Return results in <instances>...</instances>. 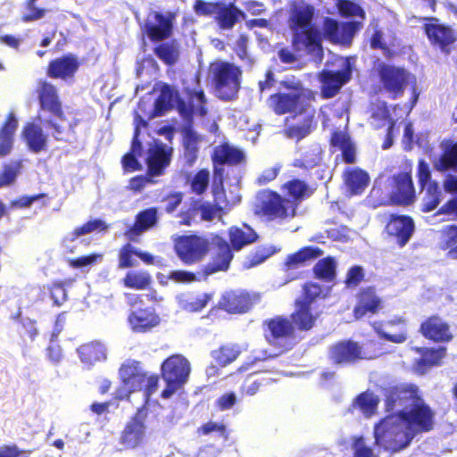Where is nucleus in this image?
<instances>
[{
  "label": "nucleus",
  "instance_id": "nucleus-18",
  "mask_svg": "<svg viewBox=\"0 0 457 457\" xmlns=\"http://www.w3.org/2000/svg\"><path fill=\"white\" fill-rule=\"evenodd\" d=\"M414 231V220L406 214L390 213L384 228L386 237L395 242L400 248L408 244Z\"/></svg>",
  "mask_w": 457,
  "mask_h": 457
},
{
  "label": "nucleus",
  "instance_id": "nucleus-1",
  "mask_svg": "<svg viewBox=\"0 0 457 457\" xmlns=\"http://www.w3.org/2000/svg\"><path fill=\"white\" fill-rule=\"evenodd\" d=\"M317 93L305 87L295 76H287L278 83V90L271 94L267 102L269 107L277 115L287 113L293 117L302 115L303 112L314 107Z\"/></svg>",
  "mask_w": 457,
  "mask_h": 457
},
{
  "label": "nucleus",
  "instance_id": "nucleus-53",
  "mask_svg": "<svg viewBox=\"0 0 457 457\" xmlns=\"http://www.w3.org/2000/svg\"><path fill=\"white\" fill-rule=\"evenodd\" d=\"M154 54L165 64H175L179 57V51L173 42L161 43L154 48Z\"/></svg>",
  "mask_w": 457,
  "mask_h": 457
},
{
  "label": "nucleus",
  "instance_id": "nucleus-32",
  "mask_svg": "<svg viewBox=\"0 0 457 457\" xmlns=\"http://www.w3.org/2000/svg\"><path fill=\"white\" fill-rule=\"evenodd\" d=\"M286 200H290L291 204L297 206L305 199L311 197L314 189L304 180L300 179H291L281 186Z\"/></svg>",
  "mask_w": 457,
  "mask_h": 457
},
{
  "label": "nucleus",
  "instance_id": "nucleus-44",
  "mask_svg": "<svg viewBox=\"0 0 457 457\" xmlns=\"http://www.w3.org/2000/svg\"><path fill=\"white\" fill-rule=\"evenodd\" d=\"M242 350L239 345L228 343L221 345L212 352V357L220 367H226L235 361L241 354Z\"/></svg>",
  "mask_w": 457,
  "mask_h": 457
},
{
  "label": "nucleus",
  "instance_id": "nucleus-46",
  "mask_svg": "<svg viewBox=\"0 0 457 457\" xmlns=\"http://www.w3.org/2000/svg\"><path fill=\"white\" fill-rule=\"evenodd\" d=\"M314 278L325 282H332L337 276V262L334 257L327 256L319 260L312 268Z\"/></svg>",
  "mask_w": 457,
  "mask_h": 457
},
{
  "label": "nucleus",
  "instance_id": "nucleus-10",
  "mask_svg": "<svg viewBox=\"0 0 457 457\" xmlns=\"http://www.w3.org/2000/svg\"><path fill=\"white\" fill-rule=\"evenodd\" d=\"M381 92L395 100L403 96L411 78V74L403 67L379 62L376 66Z\"/></svg>",
  "mask_w": 457,
  "mask_h": 457
},
{
  "label": "nucleus",
  "instance_id": "nucleus-16",
  "mask_svg": "<svg viewBox=\"0 0 457 457\" xmlns=\"http://www.w3.org/2000/svg\"><path fill=\"white\" fill-rule=\"evenodd\" d=\"M393 204L397 206H408L416 200L412 180V166L405 162L403 170L389 178Z\"/></svg>",
  "mask_w": 457,
  "mask_h": 457
},
{
  "label": "nucleus",
  "instance_id": "nucleus-31",
  "mask_svg": "<svg viewBox=\"0 0 457 457\" xmlns=\"http://www.w3.org/2000/svg\"><path fill=\"white\" fill-rule=\"evenodd\" d=\"M182 154L181 158L185 165L192 167L197 161L200 150L201 137L194 130L189 124L182 130Z\"/></svg>",
  "mask_w": 457,
  "mask_h": 457
},
{
  "label": "nucleus",
  "instance_id": "nucleus-12",
  "mask_svg": "<svg viewBox=\"0 0 457 457\" xmlns=\"http://www.w3.org/2000/svg\"><path fill=\"white\" fill-rule=\"evenodd\" d=\"M383 395L386 414L408 410L415 401L420 400V390L415 384L401 383L389 386L383 389Z\"/></svg>",
  "mask_w": 457,
  "mask_h": 457
},
{
  "label": "nucleus",
  "instance_id": "nucleus-42",
  "mask_svg": "<svg viewBox=\"0 0 457 457\" xmlns=\"http://www.w3.org/2000/svg\"><path fill=\"white\" fill-rule=\"evenodd\" d=\"M120 374L130 392L142 391L146 373L134 364H123L120 369Z\"/></svg>",
  "mask_w": 457,
  "mask_h": 457
},
{
  "label": "nucleus",
  "instance_id": "nucleus-41",
  "mask_svg": "<svg viewBox=\"0 0 457 457\" xmlns=\"http://www.w3.org/2000/svg\"><path fill=\"white\" fill-rule=\"evenodd\" d=\"M80 361L87 365L104 361L106 358L105 348L98 341L82 344L77 349Z\"/></svg>",
  "mask_w": 457,
  "mask_h": 457
},
{
  "label": "nucleus",
  "instance_id": "nucleus-11",
  "mask_svg": "<svg viewBox=\"0 0 457 457\" xmlns=\"http://www.w3.org/2000/svg\"><path fill=\"white\" fill-rule=\"evenodd\" d=\"M212 72L219 97L225 101L235 99L240 88V68L233 63L221 62L214 67Z\"/></svg>",
  "mask_w": 457,
  "mask_h": 457
},
{
  "label": "nucleus",
  "instance_id": "nucleus-37",
  "mask_svg": "<svg viewBox=\"0 0 457 457\" xmlns=\"http://www.w3.org/2000/svg\"><path fill=\"white\" fill-rule=\"evenodd\" d=\"M21 136L31 152L40 153L46 148L47 135L40 125L34 122L26 123L22 129Z\"/></svg>",
  "mask_w": 457,
  "mask_h": 457
},
{
  "label": "nucleus",
  "instance_id": "nucleus-47",
  "mask_svg": "<svg viewBox=\"0 0 457 457\" xmlns=\"http://www.w3.org/2000/svg\"><path fill=\"white\" fill-rule=\"evenodd\" d=\"M378 404V396L370 391L359 394L353 401V405L356 406L366 418H370L377 412Z\"/></svg>",
  "mask_w": 457,
  "mask_h": 457
},
{
  "label": "nucleus",
  "instance_id": "nucleus-39",
  "mask_svg": "<svg viewBox=\"0 0 457 457\" xmlns=\"http://www.w3.org/2000/svg\"><path fill=\"white\" fill-rule=\"evenodd\" d=\"M212 160L214 165H237L245 160V155L241 150L225 143L214 148Z\"/></svg>",
  "mask_w": 457,
  "mask_h": 457
},
{
  "label": "nucleus",
  "instance_id": "nucleus-28",
  "mask_svg": "<svg viewBox=\"0 0 457 457\" xmlns=\"http://www.w3.org/2000/svg\"><path fill=\"white\" fill-rule=\"evenodd\" d=\"M415 352L418 353L420 357L415 360L413 369L416 373L423 375L431 368L443 364V360L447 353V348L445 346L416 347Z\"/></svg>",
  "mask_w": 457,
  "mask_h": 457
},
{
  "label": "nucleus",
  "instance_id": "nucleus-35",
  "mask_svg": "<svg viewBox=\"0 0 457 457\" xmlns=\"http://www.w3.org/2000/svg\"><path fill=\"white\" fill-rule=\"evenodd\" d=\"M316 110L314 107L303 112V120L300 124H291L284 129V135L290 139L300 141L307 137L316 127Z\"/></svg>",
  "mask_w": 457,
  "mask_h": 457
},
{
  "label": "nucleus",
  "instance_id": "nucleus-30",
  "mask_svg": "<svg viewBox=\"0 0 457 457\" xmlns=\"http://www.w3.org/2000/svg\"><path fill=\"white\" fill-rule=\"evenodd\" d=\"M128 322L136 333H146L160 324V317L154 307L139 308L128 316Z\"/></svg>",
  "mask_w": 457,
  "mask_h": 457
},
{
  "label": "nucleus",
  "instance_id": "nucleus-45",
  "mask_svg": "<svg viewBox=\"0 0 457 457\" xmlns=\"http://www.w3.org/2000/svg\"><path fill=\"white\" fill-rule=\"evenodd\" d=\"M152 282V276L147 270H129L121 279L125 287L135 290L148 289Z\"/></svg>",
  "mask_w": 457,
  "mask_h": 457
},
{
  "label": "nucleus",
  "instance_id": "nucleus-62",
  "mask_svg": "<svg viewBox=\"0 0 457 457\" xmlns=\"http://www.w3.org/2000/svg\"><path fill=\"white\" fill-rule=\"evenodd\" d=\"M64 286V283L62 281H55L47 286V290L54 306L60 307L63 305L68 299L67 290Z\"/></svg>",
  "mask_w": 457,
  "mask_h": 457
},
{
  "label": "nucleus",
  "instance_id": "nucleus-24",
  "mask_svg": "<svg viewBox=\"0 0 457 457\" xmlns=\"http://www.w3.org/2000/svg\"><path fill=\"white\" fill-rule=\"evenodd\" d=\"M173 148L163 143H155L148 150L145 163L147 166L146 174L150 177H159L164 174L165 170L170 166Z\"/></svg>",
  "mask_w": 457,
  "mask_h": 457
},
{
  "label": "nucleus",
  "instance_id": "nucleus-43",
  "mask_svg": "<svg viewBox=\"0 0 457 457\" xmlns=\"http://www.w3.org/2000/svg\"><path fill=\"white\" fill-rule=\"evenodd\" d=\"M247 369V364L240 366L236 373L230 374V378L237 381L243 380L240 386V393L242 395L253 396L268 385L266 379H253L251 376H244L242 371Z\"/></svg>",
  "mask_w": 457,
  "mask_h": 457
},
{
  "label": "nucleus",
  "instance_id": "nucleus-4",
  "mask_svg": "<svg viewBox=\"0 0 457 457\" xmlns=\"http://www.w3.org/2000/svg\"><path fill=\"white\" fill-rule=\"evenodd\" d=\"M194 11L197 15L212 18L220 29H231L246 18L245 13L231 2L195 0Z\"/></svg>",
  "mask_w": 457,
  "mask_h": 457
},
{
  "label": "nucleus",
  "instance_id": "nucleus-13",
  "mask_svg": "<svg viewBox=\"0 0 457 457\" xmlns=\"http://www.w3.org/2000/svg\"><path fill=\"white\" fill-rule=\"evenodd\" d=\"M209 249V241L197 235H183L174 240L176 255L187 266L202 262Z\"/></svg>",
  "mask_w": 457,
  "mask_h": 457
},
{
  "label": "nucleus",
  "instance_id": "nucleus-56",
  "mask_svg": "<svg viewBox=\"0 0 457 457\" xmlns=\"http://www.w3.org/2000/svg\"><path fill=\"white\" fill-rule=\"evenodd\" d=\"M300 33L301 38L293 42L295 45L303 43L307 48H321V37L318 29L311 25L300 30Z\"/></svg>",
  "mask_w": 457,
  "mask_h": 457
},
{
  "label": "nucleus",
  "instance_id": "nucleus-54",
  "mask_svg": "<svg viewBox=\"0 0 457 457\" xmlns=\"http://www.w3.org/2000/svg\"><path fill=\"white\" fill-rule=\"evenodd\" d=\"M22 169V162L16 160L3 165L0 171V187L13 184L21 173Z\"/></svg>",
  "mask_w": 457,
  "mask_h": 457
},
{
  "label": "nucleus",
  "instance_id": "nucleus-59",
  "mask_svg": "<svg viewBox=\"0 0 457 457\" xmlns=\"http://www.w3.org/2000/svg\"><path fill=\"white\" fill-rule=\"evenodd\" d=\"M135 256H137V248L130 243L124 244L118 252V267L120 269L134 267L136 265Z\"/></svg>",
  "mask_w": 457,
  "mask_h": 457
},
{
  "label": "nucleus",
  "instance_id": "nucleus-7",
  "mask_svg": "<svg viewBox=\"0 0 457 457\" xmlns=\"http://www.w3.org/2000/svg\"><path fill=\"white\" fill-rule=\"evenodd\" d=\"M189 373V361L182 355L173 354L166 358L161 365V376L166 384L161 397L170 398L187 382Z\"/></svg>",
  "mask_w": 457,
  "mask_h": 457
},
{
  "label": "nucleus",
  "instance_id": "nucleus-38",
  "mask_svg": "<svg viewBox=\"0 0 457 457\" xmlns=\"http://www.w3.org/2000/svg\"><path fill=\"white\" fill-rule=\"evenodd\" d=\"M323 255V251L313 245L300 248L294 253L288 254L284 262L285 270H293L303 266L306 262L317 259Z\"/></svg>",
  "mask_w": 457,
  "mask_h": 457
},
{
  "label": "nucleus",
  "instance_id": "nucleus-63",
  "mask_svg": "<svg viewBox=\"0 0 457 457\" xmlns=\"http://www.w3.org/2000/svg\"><path fill=\"white\" fill-rule=\"evenodd\" d=\"M172 96L171 87L165 84L162 87L161 94L154 103V112L157 115H162L163 112L170 109V100Z\"/></svg>",
  "mask_w": 457,
  "mask_h": 457
},
{
  "label": "nucleus",
  "instance_id": "nucleus-8",
  "mask_svg": "<svg viewBox=\"0 0 457 457\" xmlns=\"http://www.w3.org/2000/svg\"><path fill=\"white\" fill-rule=\"evenodd\" d=\"M396 415L413 438L417 435L431 431L435 426V411L421 396L411 408L397 411Z\"/></svg>",
  "mask_w": 457,
  "mask_h": 457
},
{
  "label": "nucleus",
  "instance_id": "nucleus-50",
  "mask_svg": "<svg viewBox=\"0 0 457 457\" xmlns=\"http://www.w3.org/2000/svg\"><path fill=\"white\" fill-rule=\"evenodd\" d=\"M434 167L439 171L457 170V142L445 148L438 160L434 162Z\"/></svg>",
  "mask_w": 457,
  "mask_h": 457
},
{
  "label": "nucleus",
  "instance_id": "nucleus-64",
  "mask_svg": "<svg viewBox=\"0 0 457 457\" xmlns=\"http://www.w3.org/2000/svg\"><path fill=\"white\" fill-rule=\"evenodd\" d=\"M212 295L209 293H204L196 295L195 297L190 298L184 303V310L189 312H197L202 311L207 306L209 302L212 300Z\"/></svg>",
  "mask_w": 457,
  "mask_h": 457
},
{
  "label": "nucleus",
  "instance_id": "nucleus-22",
  "mask_svg": "<svg viewBox=\"0 0 457 457\" xmlns=\"http://www.w3.org/2000/svg\"><path fill=\"white\" fill-rule=\"evenodd\" d=\"M420 335L434 343H449L453 339L450 324L438 314H433L421 321Z\"/></svg>",
  "mask_w": 457,
  "mask_h": 457
},
{
  "label": "nucleus",
  "instance_id": "nucleus-29",
  "mask_svg": "<svg viewBox=\"0 0 457 457\" xmlns=\"http://www.w3.org/2000/svg\"><path fill=\"white\" fill-rule=\"evenodd\" d=\"M152 15L156 23L146 22L145 32L153 42L163 41L171 37L173 32V20L175 15L169 12L167 15L160 12H153Z\"/></svg>",
  "mask_w": 457,
  "mask_h": 457
},
{
  "label": "nucleus",
  "instance_id": "nucleus-61",
  "mask_svg": "<svg viewBox=\"0 0 457 457\" xmlns=\"http://www.w3.org/2000/svg\"><path fill=\"white\" fill-rule=\"evenodd\" d=\"M210 173L207 169L199 170L192 178L190 187L193 193L201 195L204 194L209 186Z\"/></svg>",
  "mask_w": 457,
  "mask_h": 457
},
{
  "label": "nucleus",
  "instance_id": "nucleus-20",
  "mask_svg": "<svg viewBox=\"0 0 457 457\" xmlns=\"http://www.w3.org/2000/svg\"><path fill=\"white\" fill-rule=\"evenodd\" d=\"M384 308V301L374 286L361 287L356 293L353 315L356 320L378 314Z\"/></svg>",
  "mask_w": 457,
  "mask_h": 457
},
{
  "label": "nucleus",
  "instance_id": "nucleus-23",
  "mask_svg": "<svg viewBox=\"0 0 457 457\" xmlns=\"http://www.w3.org/2000/svg\"><path fill=\"white\" fill-rule=\"evenodd\" d=\"M215 251L208 263L204 265L201 272L204 277L212 274L227 271L229 269L230 262L234 257L232 248L228 242L220 237L213 240Z\"/></svg>",
  "mask_w": 457,
  "mask_h": 457
},
{
  "label": "nucleus",
  "instance_id": "nucleus-5",
  "mask_svg": "<svg viewBox=\"0 0 457 457\" xmlns=\"http://www.w3.org/2000/svg\"><path fill=\"white\" fill-rule=\"evenodd\" d=\"M263 336L268 344L280 353H287L295 345L296 333L289 317L276 315L262 321Z\"/></svg>",
  "mask_w": 457,
  "mask_h": 457
},
{
  "label": "nucleus",
  "instance_id": "nucleus-19",
  "mask_svg": "<svg viewBox=\"0 0 457 457\" xmlns=\"http://www.w3.org/2000/svg\"><path fill=\"white\" fill-rule=\"evenodd\" d=\"M362 28V21H345L339 23L337 20L325 17L322 22L323 37L334 44L349 46L356 34Z\"/></svg>",
  "mask_w": 457,
  "mask_h": 457
},
{
  "label": "nucleus",
  "instance_id": "nucleus-14",
  "mask_svg": "<svg viewBox=\"0 0 457 457\" xmlns=\"http://www.w3.org/2000/svg\"><path fill=\"white\" fill-rule=\"evenodd\" d=\"M377 356L378 353L364 352L361 345L352 339L337 341L328 351V359L336 366L353 365L362 360H371Z\"/></svg>",
  "mask_w": 457,
  "mask_h": 457
},
{
  "label": "nucleus",
  "instance_id": "nucleus-27",
  "mask_svg": "<svg viewBox=\"0 0 457 457\" xmlns=\"http://www.w3.org/2000/svg\"><path fill=\"white\" fill-rule=\"evenodd\" d=\"M79 68L78 57L66 54L49 62L46 75L54 79L66 80L72 79Z\"/></svg>",
  "mask_w": 457,
  "mask_h": 457
},
{
  "label": "nucleus",
  "instance_id": "nucleus-6",
  "mask_svg": "<svg viewBox=\"0 0 457 457\" xmlns=\"http://www.w3.org/2000/svg\"><path fill=\"white\" fill-rule=\"evenodd\" d=\"M290 203V200H286L278 192L264 189L257 195L254 212L268 220H285L296 214L295 206Z\"/></svg>",
  "mask_w": 457,
  "mask_h": 457
},
{
  "label": "nucleus",
  "instance_id": "nucleus-51",
  "mask_svg": "<svg viewBox=\"0 0 457 457\" xmlns=\"http://www.w3.org/2000/svg\"><path fill=\"white\" fill-rule=\"evenodd\" d=\"M441 200V190L437 182H429L426 187V192L422 198L420 210L423 212L434 211Z\"/></svg>",
  "mask_w": 457,
  "mask_h": 457
},
{
  "label": "nucleus",
  "instance_id": "nucleus-33",
  "mask_svg": "<svg viewBox=\"0 0 457 457\" xmlns=\"http://www.w3.org/2000/svg\"><path fill=\"white\" fill-rule=\"evenodd\" d=\"M343 179L350 195H360L368 187L370 178L366 170L359 167H353L345 170Z\"/></svg>",
  "mask_w": 457,
  "mask_h": 457
},
{
  "label": "nucleus",
  "instance_id": "nucleus-55",
  "mask_svg": "<svg viewBox=\"0 0 457 457\" xmlns=\"http://www.w3.org/2000/svg\"><path fill=\"white\" fill-rule=\"evenodd\" d=\"M107 228H108V226L102 220H99V219L90 220L87 221L86 223L82 224L81 226L75 228L71 231V237L69 238V240L73 242L83 235L92 233L96 230L105 231V230H107Z\"/></svg>",
  "mask_w": 457,
  "mask_h": 457
},
{
  "label": "nucleus",
  "instance_id": "nucleus-36",
  "mask_svg": "<svg viewBox=\"0 0 457 457\" xmlns=\"http://www.w3.org/2000/svg\"><path fill=\"white\" fill-rule=\"evenodd\" d=\"M314 15V8L307 4L303 7L294 9L288 18V25L293 32V42L301 38L300 30L311 26Z\"/></svg>",
  "mask_w": 457,
  "mask_h": 457
},
{
  "label": "nucleus",
  "instance_id": "nucleus-57",
  "mask_svg": "<svg viewBox=\"0 0 457 457\" xmlns=\"http://www.w3.org/2000/svg\"><path fill=\"white\" fill-rule=\"evenodd\" d=\"M319 162L320 156L317 151L314 149H308L302 152L299 158L294 160L292 166L308 170L316 167L319 164Z\"/></svg>",
  "mask_w": 457,
  "mask_h": 457
},
{
  "label": "nucleus",
  "instance_id": "nucleus-52",
  "mask_svg": "<svg viewBox=\"0 0 457 457\" xmlns=\"http://www.w3.org/2000/svg\"><path fill=\"white\" fill-rule=\"evenodd\" d=\"M277 252L275 246L272 245H258L245 258V267L247 269L253 268L268 258L273 255Z\"/></svg>",
  "mask_w": 457,
  "mask_h": 457
},
{
  "label": "nucleus",
  "instance_id": "nucleus-15",
  "mask_svg": "<svg viewBox=\"0 0 457 457\" xmlns=\"http://www.w3.org/2000/svg\"><path fill=\"white\" fill-rule=\"evenodd\" d=\"M147 411L144 408L137 409L130 417L120 433L119 444L126 451L136 450L145 445L147 440L145 424Z\"/></svg>",
  "mask_w": 457,
  "mask_h": 457
},
{
  "label": "nucleus",
  "instance_id": "nucleus-49",
  "mask_svg": "<svg viewBox=\"0 0 457 457\" xmlns=\"http://www.w3.org/2000/svg\"><path fill=\"white\" fill-rule=\"evenodd\" d=\"M441 249L457 260V225H448L442 229Z\"/></svg>",
  "mask_w": 457,
  "mask_h": 457
},
{
  "label": "nucleus",
  "instance_id": "nucleus-3",
  "mask_svg": "<svg viewBox=\"0 0 457 457\" xmlns=\"http://www.w3.org/2000/svg\"><path fill=\"white\" fill-rule=\"evenodd\" d=\"M413 437L396 413L386 414L374 427V443L385 451L395 453L408 447Z\"/></svg>",
  "mask_w": 457,
  "mask_h": 457
},
{
  "label": "nucleus",
  "instance_id": "nucleus-17",
  "mask_svg": "<svg viewBox=\"0 0 457 457\" xmlns=\"http://www.w3.org/2000/svg\"><path fill=\"white\" fill-rule=\"evenodd\" d=\"M259 295L242 289L225 291L217 303V308L228 314H245L259 301Z\"/></svg>",
  "mask_w": 457,
  "mask_h": 457
},
{
  "label": "nucleus",
  "instance_id": "nucleus-40",
  "mask_svg": "<svg viewBox=\"0 0 457 457\" xmlns=\"http://www.w3.org/2000/svg\"><path fill=\"white\" fill-rule=\"evenodd\" d=\"M230 246L235 251L257 241V233L249 226L244 224L242 228L233 226L228 229Z\"/></svg>",
  "mask_w": 457,
  "mask_h": 457
},
{
  "label": "nucleus",
  "instance_id": "nucleus-48",
  "mask_svg": "<svg viewBox=\"0 0 457 457\" xmlns=\"http://www.w3.org/2000/svg\"><path fill=\"white\" fill-rule=\"evenodd\" d=\"M368 202L370 207L378 208L380 206L395 205L393 204L391 192L386 190V186L378 180H376L368 195Z\"/></svg>",
  "mask_w": 457,
  "mask_h": 457
},
{
  "label": "nucleus",
  "instance_id": "nucleus-2",
  "mask_svg": "<svg viewBox=\"0 0 457 457\" xmlns=\"http://www.w3.org/2000/svg\"><path fill=\"white\" fill-rule=\"evenodd\" d=\"M326 294L319 283L308 281L302 286L301 295L294 301V310L289 319L296 334H308L318 326L321 311L319 303Z\"/></svg>",
  "mask_w": 457,
  "mask_h": 457
},
{
  "label": "nucleus",
  "instance_id": "nucleus-25",
  "mask_svg": "<svg viewBox=\"0 0 457 457\" xmlns=\"http://www.w3.org/2000/svg\"><path fill=\"white\" fill-rule=\"evenodd\" d=\"M159 221L157 207H149L137 212L135 220L124 232L130 242H137L139 237L145 231L154 228Z\"/></svg>",
  "mask_w": 457,
  "mask_h": 457
},
{
  "label": "nucleus",
  "instance_id": "nucleus-34",
  "mask_svg": "<svg viewBox=\"0 0 457 457\" xmlns=\"http://www.w3.org/2000/svg\"><path fill=\"white\" fill-rule=\"evenodd\" d=\"M18 126L14 112H10L0 127V158H4L12 153Z\"/></svg>",
  "mask_w": 457,
  "mask_h": 457
},
{
  "label": "nucleus",
  "instance_id": "nucleus-60",
  "mask_svg": "<svg viewBox=\"0 0 457 457\" xmlns=\"http://www.w3.org/2000/svg\"><path fill=\"white\" fill-rule=\"evenodd\" d=\"M337 9L343 17H360L362 21L366 19L365 11L358 4L351 0H338Z\"/></svg>",
  "mask_w": 457,
  "mask_h": 457
},
{
  "label": "nucleus",
  "instance_id": "nucleus-9",
  "mask_svg": "<svg viewBox=\"0 0 457 457\" xmlns=\"http://www.w3.org/2000/svg\"><path fill=\"white\" fill-rule=\"evenodd\" d=\"M422 29L431 47L445 56H449L457 46V32L452 26L441 23L434 16L425 17Z\"/></svg>",
  "mask_w": 457,
  "mask_h": 457
},
{
  "label": "nucleus",
  "instance_id": "nucleus-26",
  "mask_svg": "<svg viewBox=\"0 0 457 457\" xmlns=\"http://www.w3.org/2000/svg\"><path fill=\"white\" fill-rule=\"evenodd\" d=\"M37 92L41 110L50 112L60 120L65 119L57 89L52 83L46 80L40 81Z\"/></svg>",
  "mask_w": 457,
  "mask_h": 457
},
{
  "label": "nucleus",
  "instance_id": "nucleus-58",
  "mask_svg": "<svg viewBox=\"0 0 457 457\" xmlns=\"http://www.w3.org/2000/svg\"><path fill=\"white\" fill-rule=\"evenodd\" d=\"M190 113L195 112L201 117L207 114L206 98L203 90H192L188 92Z\"/></svg>",
  "mask_w": 457,
  "mask_h": 457
},
{
  "label": "nucleus",
  "instance_id": "nucleus-21",
  "mask_svg": "<svg viewBox=\"0 0 457 457\" xmlns=\"http://www.w3.org/2000/svg\"><path fill=\"white\" fill-rule=\"evenodd\" d=\"M352 77V69L348 62L338 71L323 70L320 72V96L323 99H330L336 96L344 85Z\"/></svg>",
  "mask_w": 457,
  "mask_h": 457
}]
</instances>
